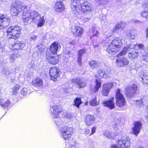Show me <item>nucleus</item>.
<instances>
[{
    "label": "nucleus",
    "instance_id": "f257e3e1",
    "mask_svg": "<svg viewBox=\"0 0 148 148\" xmlns=\"http://www.w3.org/2000/svg\"><path fill=\"white\" fill-rule=\"evenodd\" d=\"M58 127L60 128L61 132V137L65 140H68L71 137L73 132L72 127L67 126L63 127V122L59 116L56 118H53Z\"/></svg>",
    "mask_w": 148,
    "mask_h": 148
},
{
    "label": "nucleus",
    "instance_id": "f03ea898",
    "mask_svg": "<svg viewBox=\"0 0 148 148\" xmlns=\"http://www.w3.org/2000/svg\"><path fill=\"white\" fill-rule=\"evenodd\" d=\"M82 0H71L72 7L76 11H81L84 12H91L92 10L91 4L87 1H85L81 4Z\"/></svg>",
    "mask_w": 148,
    "mask_h": 148
},
{
    "label": "nucleus",
    "instance_id": "7ed1b4c3",
    "mask_svg": "<svg viewBox=\"0 0 148 148\" xmlns=\"http://www.w3.org/2000/svg\"><path fill=\"white\" fill-rule=\"evenodd\" d=\"M123 46V40L120 38L117 37L112 40L106 49L109 54L113 55Z\"/></svg>",
    "mask_w": 148,
    "mask_h": 148
},
{
    "label": "nucleus",
    "instance_id": "20e7f679",
    "mask_svg": "<svg viewBox=\"0 0 148 148\" xmlns=\"http://www.w3.org/2000/svg\"><path fill=\"white\" fill-rule=\"evenodd\" d=\"M134 46H131L128 47H124L123 50L118 53L116 56L117 59L116 60V63L118 67L124 66L128 65L129 61L127 58L123 57V56L125 55L129 48H132Z\"/></svg>",
    "mask_w": 148,
    "mask_h": 148
},
{
    "label": "nucleus",
    "instance_id": "39448f33",
    "mask_svg": "<svg viewBox=\"0 0 148 148\" xmlns=\"http://www.w3.org/2000/svg\"><path fill=\"white\" fill-rule=\"evenodd\" d=\"M134 46L133 48H129L128 51L129 50V52L128 54V56L129 58L131 59L132 60L136 58L138 55V53L137 52L135 49L138 48L140 50V54H141V56H142V53L144 51V46L143 44H135L132 45L131 42L129 43L128 45H127L125 47H128V46ZM142 60H143L141 58Z\"/></svg>",
    "mask_w": 148,
    "mask_h": 148
},
{
    "label": "nucleus",
    "instance_id": "423d86ee",
    "mask_svg": "<svg viewBox=\"0 0 148 148\" xmlns=\"http://www.w3.org/2000/svg\"><path fill=\"white\" fill-rule=\"evenodd\" d=\"M21 28L17 25L11 26L6 30L7 36L8 38L16 39L19 37Z\"/></svg>",
    "mask_w": 148,
    "mask_h": 148
},
{
    "label": "nucleus",
    "instance_id": "0eeeda50",
    "mask_svg": "<svg viewBox=\"0 0 148 148\" xmlns=\"http://www.w3.org/2000/svg\"><path fill=\"white\" fill-rule=\"evenodd\" d=\"M119 148H129L130 146V138L127 136H122L117 142Z\"/></svg>",
    "mask_w": 148,
    "mask_h": 148
},
{
    "label": "nucleus",
    "instance_id": "6e6552de",
    "mask_svg": "<svg viewBox=\"0 0 148 148\" xmlns=\"http://www.w3.org/2000/svg\"><path fill=\"white\" fill-rule=\"evenodd\" d=\"M10 7L11 13L14 16L18 15L22 10V7L18 1L12 3Z\"/></svg>",
    "mask_w": 148,
    "mask_h": 148
},
{
    "label": "nucleus",
    "instance_id": "1a4fd4ad",
    "mask_svg": "<svg viewBox=\"0 0 148 148\" xmlns=\"http://www.w3.org/2000/svg\"><path fill=\"white\" fill-rule=\"evenodd\" d=\"M120 90L118 88L116 91V105L117 106L121 107L125 105L126 101L123 95L120 93Z\"/></svg>",
    "mask_w": 148,
    "mask_h": 148
},
{
    "label": "nucleus",
    "instance_id": "9d476101",
    "mask_svg": "<svg viewBox=\"0 0 148 148\" xmlns=\"http://www.w3.org/2000/svg\"><path fill=\"white\" fill-rule=\"evenodd\" d=\"M60 71L59 69L55 66L51 68L49 71V75L51 80L56 81L57 78L60 77Z\"/></svg>",
    "mask_w": 148,
    "mask_h": 148
},
{
    "label": "nucleus",
    "instance_id": "9b49d317",
    "mask_svg": "<svg viewBox=\"0 0 148 148\" xmlns=\"http://www.w3.org/2000/svg\"><path fill=\"white\" fill-rule=\"evenodd\" d=\"M137 90V86L135 84H133L132 86H127L125 88L126 95L129 98L132 97Z\"/></svg>",
    "mask_w": 148,
    "mask_h": 148
},
{
    "label": "nucleus",
    "instance_id": "f8f14e48",
    "mask_svg": "<svg viewBox=\"0 0 148 148\" xmlns=\"http://www.w3.org/2000/svg\"><path fill=\"white\" fill-rule=\"evenodd\" d=\"M52 118H56L59 116V114L62 111V109L60 106L55 105L50 108Z\"/></svg>",
    "mask_w": 148,
    "mask_h": 148
},
{
    "label": "nucleus",
    "instance_id": "ddd939ff",
    "mask_svg": "<svg viewBox=\"0 0 148 148\" xmlns=\"http://www.w3.org/2000/svg\"><path fill=\"white\" fill-rule=\"evenodd\" d=\"M46 55L47 60L49 64L55 65L58 62V56H53V55L49 52H46Z\"/></svg>",
    "mask_w": 148,
    "mask_h": 148
},
{
    "label": "nucleus",
    "instance_id": "4468645a",
    "mask_svg": "<svg viewBox=\"0 0 148 148\" xmlns=\"http://www.w3.org/2000/svg\"><path fill=\"white\" fill-rule=\"evenodd\" d=\"M113 86L112 82H109L104 84L102 86V90L101 92L102 95L105 96H107L109 91Z\"/></svg>",
    "mask_w": 148,
    "mask_h": 148
},
{
    "label": "nucleus",
    "instance_id": "2eb2a0df",
    "mask_svg": "<svg viewBox=\"0 0 148 148\" xmlns=\"http://www.w3.org/2000/svg\"><path fill=\"white\" fill-rule=\"evenodd\" d=\"M25 46V44L23 42L18 41L15 44L11 45L10 48L12 50L16 51L19 49H23Z\"/></svg>",
    "mask_w": 148,
    "mask_h": 148
},
{
    "label": "nucleus",
    "instance_id": "dca6fc26",
    "mask_svg": "<svg viewBox=\"0 0 148 148\" xmlns=\"http://www.w3.org/2000/svg\"><path fill=\"white\" fill-rule=\"evenodd\" d=\"M71 83L73 84H76L79 88L85 87L86 85V82L80 79L76 78L71 80Z\"/></svg>",
    "mask_w": 148,
    "mask_h": 148
},
{
    "label": "nucleus",
    "instance_id": "f3484780",
    "mask_svg": "<svg viewBox=\"0 0 148 148\" xmlns=\"http://www.w3.org/2000/svg\"><path fill=\"white\" fill-rule=\"evenodd\" d=\"M58 42H54L47 50V52L50 53L51 55H54L56 54L58 49Z\"/></svg>",
    "mask_w": 148,
    "mask_h": 148
},
{
    "label": "nucleus",
    "instance_id": "a211bd4d",
    "mask_svg": "<svg viewBox=\"0 0 148 148\" xmlns=\"http://www.w3.org/2000/svg\"><path fill=\"white\" fill-rule=\"evenodd\" d=\"M71 32L75 36H81L84 31L83 28L77 26H74L72 27Z\"/></svg>",
    "mask_w": 148,
    "mask_h": 148
},
{
    "label": "nucleus",
    "instance_id": "6ab92c4d",
    "mask_svg": "<svg viewBox=\"0 0 148 148\" xmlns=\"http://www.w3.org/2000/svg\"><path fill=\"white\" fill-rule=\"evenodd\" d=\"M53 8L57 12H60L64 10L65 9L64 5L62 1H57L55 4Z\"/></svg>",
    "mask_w": 148,
    "mask_h": 148
},
{
    "label": "nucleus",
    "instance_id": "aec40b11",
    "mask_svg": "<svg viewBox=\"0 0 148 148\" xmlns=\"http://www.w3.org/2000/svg\"><path fill=\"white\" fill-rule=\"evenodd\" d=\"M114 99V98L112 97L108 100L103 101V103L104 106L108 107L112 110L115 107V103L113 101Z\"/></svg>",
    "mask_w": 148,
    "mask_h": 148
},
{
    "label": "nucleus",
    "instance_id": "412c9836",
    "mask_svg": "<svg viewBox=\"0 0 148 148\" xmlns=\"http://www.w3.org/2000/svg\"><path fill=\"white\" fill-rule=\"evenodd\" d=\"M142 127V123L139 121H136L132 128L133 133L137 136L139 133Z\"/></svg>",
    "mask_w": 148,
    "mask_h": 148
},
{
    "label": "nucleus",
    "instance_id": "4be33fe9",
    "mask_svg": "<svg viewBox=\"0 0 148 148\" xmlns=\"http://www.w3.org/2000/svg\"><path fill=\"white\" fill-rule=\"evenodd\" d=\"M98 72L100 77L109 78L110 77L111 72L109 69L106 71L103 69H100Z\"/></svg>",
    "mask_w": 148,
    "mask_h": 148
},
{
    "label": "nucleus",
    "instance_id": "5701e85b",
    "mask_svg": "<svg viewBox=\"0 0 148 148\" xmlns=\"http://www.w3.org/2000/svg\"><path fill=\"white\" fill-rule=\"evenodd\" d=\"M95 121V117L92 115H87L86 116L85 121L86 124L88 126L92 125Z\"/></svg>",
    "mask_w": 148,
    "mask_h": 148
},
{
    "label": "nucleus",
    "instance_id": "b1692460",
    "mask_svg": "<svg viewBox=\"0 0 148 148\" xmlns=\"http://www.w3.org/2000/svg\"><path fill=\"white\" fill-rule=\"evenodd\" d=\"M86 50L85 49H79L77 53V62L79 66H82V57L83 55L86 52Z\"/></svg>",
    "mask_w": 148,
    "mask_h": 148
},
{
    "label": "nucleus",
    "instance_id": "393cba45",
    "mask_svg": "<svg viewBox=\"0 0 148 148\" xmlns=\"http://www.w3.org/2000/svg\"><path fill=\"white\" fill-rule=\"evenodd\" d=\"M16 71L15 68L10 69L8 67L3 68L2 69L3 74L8 76L10 75L14 74Z\"/></svg>",
    "mask_w": 148,
    "mask_h": 148
},
{
    "label": "nucleus",
    "instance_id": "a878e982",
    "mask_svg": "<svg viewBox=\"0 0 148 148\" xmlns=\"http://www.w3.org/2000/svg\"><path fill=\"white\" fill-rule=\"evenodd\" d=\"M2 94H0V105L2 107L4 108H7L10 104L9 100L4 99L3 98Z\"/></svg>",
    "mask_w": 148,
    "mask_h": 148
},
{
    "label": "nucleus",
    "instance_id": "bb28decb",
    "mask_svg": "<svg viewBox=\"0 0 148 148\" xmlns=\"http://www.w3.org/2000/svg\"><path fill=\"white\" fill-rule=\"evenodd\" d=\"M10 19H0V29L5 28L10 23Z\"/></svg>",
    "mask_w": 148,
    "mask_h": 148
},
{
    "label": "nucleus",
    "instance_id": "cd10ccee",
    "mask_svg": "<svg viewBox=\"0 0 148 148\" xmlns=\"http://www.w3.org/2000/svg\"><path fill=\"white\" fill-rule=\"evenodd\" d=\"M126 24L125 22H121L116 24L113 30L114 32H118L119 30H121L122 28L125 26Z\"/></svg>",
    "mask_w": 148,
    "mask_h": 148
},
{
    "label": "nucleus",
    "instance_id": "c85d7f7f",
    "mask_svg": "<svg viewBox=\"0 0 148 148\" xmlns=\"http://www.w3.org/2000/svg\"><path fill=\"white\" fill-rule=\"evenodd\" d=\"M42 80L39 78H34L32 81V84L36 87H39L42 85L43 84Z\"/></svg>",
    "mask_w": 148,
    "mask_h": 148
},
{
    "label": "nucleus",
    "instance_id": "c756f323",
    "mask_svg": "<svg viewBox=\"0 0 148 148\" xmlns=\"http://www.w3.org/2000/svg\"><path fill=\"white\" fill-rule=\"evenodd\" d=\"M136 34V32L135 30L133 29L131 31L128 30L127 31L126 33V37L127 38L134 39L135 38V36Z\"/></svg>",
    "mask_w": 148,
    "mask_h": 148
},
{
    "label": "nucleus",
    "instance_id": "7c9ffc66",
    "mask_svg": "<svg viewBox=\"0 0 148 148\" xmlns=\"http://www.w3.org/2000/svg\"><path fill=\"white\" fill-rule=\"evenodd\" d=\"M91 31L92 34V36L90 38L91 40L93 39V38L94 36L97 37L99 36V32L96 30V28L94 26H92L91 29Z\"/></svg>",
    "mask_w": 148,
    "mask_h": 148
},
{
    "label": "nucleus",
    "instance_id": "2f4dec72",
    "mask_svg": "<svg viewBox=\"0 0 148 148\" xmlns=\"http://www.w3.org/2000/svg\"><path fill=\"white\" fill-rule=\"evenodd\" d=\"M145 52H143L142 53V59L146 62H148V46L146 49Z\"/></svg>",
    "mask_w": 148,
    "mask_h": 148
},
{
    "label": "nucleus",
    "instance_id": "473e14b6",
    "mask_svg": "<svg viewBox=\"0 0 148 148\" xmlns=\"http://www.w3.org/2000/svg\"><path fill=\"white\" fill-rule=\"evenodd\" d=\"M95 86L94 87V91L95 92H97L99 91V89L101 87V83L99 82L97 79H95Z\"/></svg>",
    "mask_w": 148,
    "mask_h": 148
},
{
    "label": "nucleus",
    "instance_id": "72a5a7b5",
    "mask_svg": "<svg viewBox=\"0 0 148 148\" xmlns=\"http://www.w3.org/2000/svg\"><path fill=\"white\" fill-rule=\"evenodd\" d=\"M74 106L78 108H79L80 105L82 103L81 99H80V98L78 97H77L75 98V99L74 100Z\"/></svg>",
    "mask_w": 148,
    "mask_h": 148
},
{
    "label": "nucleus",
    "instance_id": "f704fd0d",
    "mask_svg": "<svg viewBox=\"0 0 148 148\" xmlns=\"http://www.w3.org/2000/svg\"><path fill=\"white\" fill-rule=\"evenodd\" d=\"M144 77H139V80L143 84H148V76L147 77L145 76Z\"/></svg>",
    "mask_w": 148,
    "mask_h": 148
},
{
    "label": "nucleus",
    "instance_id": "c9c22d12",
    "mask_svg": "<svg viewBox=\"0 0 148 148\" xmlns=\"http://www.w3.org/2000/svg\"><path fill=\"white\" fill-rule=\"evenodd\" d=\"M89 64L91 67L92 69H94L97 66L98 64L97 61L92 60L89 62Z\"/></svg>",
    "mask_w": 148,
    "mask_h": 148
},
{
    "label": "nucleus",
    "instance_id": "e433bc0d",
    "mask_svg": "<svg viewBox=\"0 0 148 148\" xmlns=\"http://www.w3.org/2000/svg\"><path fill=\"white\" fill-rule=\"evenodd\" d=\"M20 87V86L18 84H16L13 87V94L14 95H16L17 94L18 92Z\"/></svg>",
    "mask_w": 148,
    "mask_h": 148
},
{
    "label": "nucleus",
    "instance_id": "4c0bfd02",
    "mask_svg": "<svg viewBox=\"0 0 148 148\" xmlns=\"http://www.w3.org/2000/svg\"><path fill=\"white\" fill-rule=\"evenodd\" d=\"M113 36L112 35V33H111L109 35L106 37L105 38V40H104V42L106 43H107L109 42L111 39H112Z\"/></svg>",
    "mask_w": 148,
    "mask_h": 148
},
{
    "label": "nucleus",
    "instance_id": "58836bf2",
    "mask_svg": "<svg viewBox=\"0 0 148 148\" xmlns=\"http://www.w3.org/2000/svg\"><path fill=\"white\" fill-rule=\"evenodd\" d=\"M89 104L90 106H95L98 104L97 102L96 97H95L93 99L91 100Z\"/></svg>",
    "mask_w": 148,
    "mask_h": 148
},
{
    "label": "nucleus",
    "instance_id": "ea45409f",
    "mask_svg": "<svg viewBox=\"0 0 148 148\" xmlns=\"http://www.w3.org/2000/svg\"><path fill=\"white\" fill-rule=\"evenodd\" d=\"M147 76H148V72L146 70H144L140 72V77H144L145 76L147 77Z\"/></svg>",
    "mask_w": 148,
    "mask_h": 148
},
{
    "label": "nucleus",
    "instance_id": "a19ab883",
    "mask_svg": "<svg viewBox=\"0 0 148 148\" xmlns=\"http://www.w3.org/2000/svg\"><path fill=\"white\" fill-rule=\"evenodd\" d=\"M140 15L143 18H148V10L142 11L140 14Z\"/></svg>",
    "mask_w": 148,
    "mask_h": 148
},
{
    "label": "nucleus",
    "instance_id": "79ce46f5",
    "mask_svg": "<svg viewBox=\"0 0 148 148\" xmlns=\"http://www.w3.org/2000/svg\"><path fill=\"white\" fill-rule=\"evenodd\" d=\"M45 21L44 19H39L37 24V27H42L44 25Z\"/></svg>",
    "mask_w": 148,
    "mask_h": 148
},
{
    "label": "nucleus",
    "instance_id": "37998d69",
    "mask_svg": "<svg viewBox=\"0 0 148 148\" xmlns=\"http://www.w3.org/2000/svg\"><path fill=\"white\" fill-rule=\"evenodd\" d=\"M17 57V55L15 54H12L10 56V61L12 62H14Z\"/></svg>",
    "mask_w": 148,
    "mask_h": 148
},
{
    "label": "nucleus",
    "instance_id": "c03bdc74",
    "mask_svg": "<svg viewBox=\"0 0 148 148\" xmlns=\"http://www.w3.org/2000/svg\"><path fill=\"white\" fill-rule=\"evenodd\" d=\"M36 49V51L38 53H41L44 51V49L41 47V46H37Z\"/></svg>",
    "mask_w": 148,
    "mask_h": 148
},
{
    "label": "nucleus",
    "instance_id": "a18cd8bd",
    "mask_svg": "<svg viewBox=\"0 0 148 148\" xmlns=\"http://www.w3.org/2000/svg\"><path fill=\"white\" fill-rule=\"evenodd\" d=\"M111 132H109L108 131H104L103 133V135L104 136H105L106 137L110 138V137L111 135Z\"/></svg>",
    "mask_w": 148,
    "mask_h": 148
},
{
    "label": "nucleus",
    "instance_id": "49530a36",
    "mask_svg": "<svg viewBox=\"0 0 148 148\" xmlns=\"http://www.w3.org/2000/svg\"><path fill=\"white\" fill-rule=\"evenodd\" d=\"M133 64L134 65V67H133L132 66H131L132 69H135L136 70H137L139 68L141 67V66L139 65L138 63L135 64V63H133Z\"/></svg>",
    "mask_w": 148,
    "mask_h": 148
},
{
    "label": "nucleus",
    "instance_id": "de8ad7c7",
    "mask_svg": "<svg viewBox=\"0 0 148 148\" xmlns=\"http://www.w3.org/2000/svg\"><path fill=\"white\" fill-rule=\"evenodd\" d=\"M136 105L137 106H141L143 105V101L142 99L136 100L135 101Z\"/></svg>",
    "mask_w": 148,
    "mask_h": 148
},
{
    "label": "nucleus",
    "instance_id": "09e8293b",
    "mask_svg": "<svg viewBox=\"0 0 148 148\" xmlns=\"http://www.w3.org/2000/svg\"><path fill=\"white\" fill-rule=\"evenodd\" d=\"M63 116L67 119H70L72 117V115L70 113H66L65 114H63Z\"/></svg>",
    "mask_w": 148,
    "mask_h": 148
},
{
    "label": "nucleus",
    "instance_id": "8fccbe9b",
    "mask_svg": "<svg viewBox=\"0 0 148 148\" xmlns=\"http://www.w3.org/2000/svg\"><path fill=\"white\" fill-rule=\"evenodd\" d=\"M27 89L25 88H23L21 91V94L23 96L25 95L27 92Z\"/></svg>",
    "mask_w": 148,
    "mask_h": 148
},
{
    "label": "nucleus",
    "instance_id": "3c124183",
    "mask_svg": "<svg viewBox=\"0 0 148 148\" xmlns=\"http://www.w3.org/2000/svg\"><path fill=\"white\" fill-rule=\"evenodd\" d=\"M68 88H66L64 87H62L60 89V92H62L63 93H67L68 92Z\"/></svg>",
    "mask_w": 148,
    "mask_h": 148
},
{
    "label": "nucleus",
    "instance_id": "603ef678",
    "mask_svg": "<svg viewBox=\"0 0 148 148\" xmlns=\"http://www.w3.org/2000/svg\"><path fill=\"white\" fill-rule=\"evenodd\" d=\"M79 144L77 142H75L73 144L71 145V148H78L79 147Z\"/></svg>",
    "mask_w": 148,
    "mask_h": 148
},
{
    "label": "nucleus",
    "instance_id": "864d4df0",
    "mask_svg": "<svg viewBox=\"0 0 148 148\" xmlns=\"http://www.w3.org/2000/svg\"><path fill=\"white\" fill-rule=\"evenodd\" d=\"M37 37L35 35H33L30 38V40L31 41H34L36 40V38Z\"/></svg>",
    "mask_w": 148,
    "mask_h": 148
},
{
    "label": "nucleus",
    "instance_id": "5fc2aeb1",
    "mask_svg": "<svg viewBox=\"0 0 148 148\" xmlns=\"http://www.w3.org/2000/svg\"><path fill=\"white\" fill-rule=\"evenodd\" d=\"M96 130V127H94L91 129V133L90 134V136L94 134Z\"/></svg>",
    "mask_w": 148,
    "mask_h": 148
},
{
    "label": "nucleus",
    "instance_id": "6e6d98bb",
    "mask_svg": "<svg viewBox=\"0 0 148 148\" xmlns=\"http://www.w3.org/2000/svg\"><path fill=\"white\" fill-rule=\"evenodd\" d=\"M111 136H110V139H112L114 138L115 137V136H116L114 132H111Z\"/></svg>",
    "mask_w": 148,
    "mask_h": 148
},
{
    "label": "nucleus",
    "instance_id": "4d7b16f0",
    "mask_svg": "<svg viewBox=\"0 0 148 148\" xmlns=\"http://www.w3.org/2000/svg\"><path fill=\"white\" fill-rule=\"evenodd\" d=\"M143 7L145 8H147L148 7V2H146L144 3L143 5Z\"/></svg>",
    "mask_w": 148,
    "mask_h": 148
},
{
    "label": "nucleus",
    "instance_id": "13d9d810",
    "mask_svg": "<svg viewBox=\"0 0 148 148\" xmlns=\"http://www.w3.org/2000/svg\"><path fill=\"white\" fill-rule=\"evenodd\" d=\"M33 16L34 18L37 17L38 16V13L36 11H34L33 12Z\"/></svg>",
    "mask_w": 148,
    "mask_h": 148
},
{
    "label": "nucleus",
    "instance_id": "bf43d9fd",
    "mask_svg": "<svg viewBox=\"0 0 148 148\" xmlns=\"http://www.w3.org/2000/svg\"><path fill=\"white\" fill-rule=\"evenodd\" d=\"M90 130L89 129H86L85 130V134H89L90 132Z\"/></svg>",
    "mask_w": 148,
    "mask_h": 148
},
{
    "label": "nucleus",
    "instance_id": "052dcab7",
    "mask_svg": "<svg viewBox=\"0 0 148 148\" xmlns=\"http://www.w3.org/2000/svg\"><path fill=\"white\" fill-rule=\"evenodd\" d=\"M0 18H8L4 14H0Z\"/></svg>",
    "mask_w": 148,
    "mask_h": 148
},
{
    "label": "nucleus",
    "instance_id": "680f3d73",
    "mask_svg": "<svg viewBox=\"0 0 148 148\" xmlns=\"http://www.w3.org/2000/svg\"><path fill=\"white\" fill-rule=\"evenodd\" d=\"M133 22L135 23L136 24H139L140 22L138 21V20H136L135 19H133Z\"/></svg>",
    "mask_w": 148,
    "mask_h": 148
},
{
    "label": "nucleus",
    "instance_id": "e2e57ef3",
    "mask_svg": "<svg viewBox=\"0 0 148 148\" xmlns=\"http://www.w3.org/2000/svg\"><path fill=\"white\" fill-rule=\"evenodd\" d=\"M4 44L1 43V41H0V48L2 50H3L4 48Z\"/></svg>",
    "mask_w": 148,
    "mask_h": 148
},
{
    "label": "nucleus",
    "instance_id": "0e129e2a",
    "mask_svg": "<svg viewBox=\"0 0 148 148\" xmlns=\"http://www.w3.org/2000/svg\"><path fill=\"white\" fill-rule=\"evenodd\" d=\"M30 65H31V66L30 67V68H32L33 66H34V62L33 61H32L29 64Z\"/></svg>",
    "mask_w": 148,
    "mask_h": 148
},
{
    "label": "nucleus",
    "instance_id": "69168bd1",
    "mask_svg": "<svg viewBox=\"0 0 148 148\" xmlns=\"http://www.w3.org/2000/svg\"><path fill=\"white\" fill-rule=\"evenodd\" d=\"M120 126H119L117 124H116L115 126H114V128L115 129H116V128H117L118 129H119V128L120 127Z\"/></svg>",
    "mask_w": 148,
    "mask_h": 148
},
{
    "label": "nucleus",
    "instance_id": "338daca9",
    "mask_svg": "<svg viewBox=\"0 0 148 148\" xmlns=\"http://www.w3.org/2000/svg\"><path fill=\"white\" fill-rule=\"evenodd\" d=\"M118 147L115 145H114L112 146L111 148H118Z\"/></svg>",
    "mask_w": 148,
    "mask_h": 148
},
{
    "label": "nucleus",
    "instance_id": "774afa93",
    "mask_svg": "<svg viewBox=\"0 0 148 148\" xmlns=\"http://www.w3.org/2000/svg\"><path fill=\"white\" fill-rule=\"evenodd\" d=\"M146 31L147 33L146 37L147 38H148V28L146 29Z\"/></svg>",
    "mask_w": 148,
    "mask_h": 148
}]
</instances>
